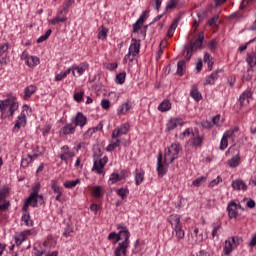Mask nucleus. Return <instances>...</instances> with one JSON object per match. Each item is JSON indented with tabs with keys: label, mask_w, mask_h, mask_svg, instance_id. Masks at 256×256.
<instances>
[{
	"label": "nucleus",
	"mask_w": 256,
	"mask_h": 256,
	"mask_svg": "<svg viewBox=\"0 0 256 256\" xmlns=\"http://www.w3.org/2000/svg\"><path fill=\"white\" fill-rule=\"evenodd\" d=\"M179 151H181V145L173 143L165 149L164 162L163 155L161 153L158 154L156 169L160 177H163L167 173V165H171L179 157Z\"/></svg>",
	"instance_id": "f257e3e1"
},
{
	"label": "nucleus",
	"mask_w": 256,
	"mask_h": 256,
	"mask_svg": "<svg viewBox=\"0 0 256 256\" xmlns=\"http://www.w3.org/2000/svg\"><path fill=\"white\" fill-rule=\"evenodd\" d=\"M17 109H19V102H17V98L10 97L5 100H0V113L3 119L13 117Z\"/></svg>",
	"instance_id": "f03ea898"
},
{
	"label": "nucleus",
	"mask_w": 256,
	"mask_h": 256,
	"mask_svg": "<svg viewBox=\"0 0 256 256\" xmlns=\"http://www.w3.org/2000/svg\"><path fill=\"white\" fill-rule=\"evenodd\" d=\"M141 50V42L139 40L132 38L128 53L125 55V61H133L137 55H139V51Z\"/></svg>",
	"instance_id": "7ed1b4c3"
},
{
	"label": "nucleus",
	"mask_w": 256,
	"mask_h": 256,
	"mask_svg": "<svg viewBox=\"0 0 256 256\" xmlns=\"http://www.w3.org/2000/svg\"><path fill=\"white\" fill-rule=\"evenodd\" d=\"M29 112V107L24 105L22 107V112L17 117L16 123L14 124L13 132L19 133L21 127H25L27 125V113Z\"/></svg>",
	"instance_id": "20e7f679"
},
{
	"label": "nucleus",
	"mask_w": 256,
	"mask_h": 256,
	"mask_svg": "<svg viewBox=\"0 0 256 256\" xmlns=\"http://www.w3.org/2000/svg\"><path fill=\"white\" fill-rule=\"evenodd\" d=\"M203 45V34H199L198 38L194 41L193 44H190L189 46L185 47L184 50V57L188 60L191 59V55H193L194 49H199Z\"/></svg>",
	"instance_id": "39448f33"
},
{
	"label": "nucleus",
	"mask_w": 256,
	"mask_h": 256,
	"mask_svg": "<svg viewBox=\"0 0 256 256\" xmlns=\"http://www.w3.org/2000/svg\"><path fill=\"white\" fill-rule=\"evenodd\" d=\"M20 59L22 61H25V64L31 69H33V67H37V65H39L40 63L39 57L31 56L29 55V53H27V51L22 52V54L20 55Z\"/></svg>",
	"instance_id": "423d86ee"
},
{
	"label": "nucleus",
	"mask_w": 256,
	"mask_h": 256,
	"mask_svg": "<svg viewBox=\"0 0 256 256\" xmlns=\"http://www.w3.org/2000/svg\"><path fill=\"white\" fill-rule=\"evenodd\" d=\"M38 201H43V195H35V194H30V196L25 200L22 210L27 211L30 207H37V202Z\"/></svg>",
	"instance_id": "0eeeda50"
},
{
	"label": "nucleus",
	"mask_w": 256,
	"mask_h": 256,
	"mask_svg": "<svg viewBox=\"0 0 256 256\" xmlns=\"http://www.w3.org/2000/svg\"><path fill=\"white\" fill-rule=\"evenodd\" d=\"M87 69H89V64L86 62L80 63L79 65L74 64L68 68L70 73L72 72L73 77H81V75H83Z\"/></svg>",
	"instance_id": "6e6552de"
},
{
	"label": "nucleus",
	"mask_w": 256,
	"mask_h": 256,
	"mask_svg": "<svg viewBox=\"0 0 256 256\" xmlns=\"http://www.w3.org/2000/svg\"><path fill=\"white\" fill-rule=\"evenodd\" d=\"M239 209H242L241 204H237L234 201L228 203L227 211L230 219H237L239 217Z\"/></svg>",
	"instance_id": "1a4fd4ad"
},
{
	"label": "nucleus",
	"mask_w": 256,
	"mask_h": 256,
	"mask_svg": "<svg viewBox=\"0 0 256 256\" xmlns=\"http://www.w3.org/2000/svg\"><path fill=\"white\" fill-rule=\"evenodd\" d=\"M129 129H131L129 123L121 124L118 128L112 131V139H119L121 135H127Z\"/></svg>",
	"instance_id": "9d476101"
},
{
	"label": "nucleus",
	"mask_w": 256,
	"mask_h": 256,
	"mask_svg": "<svg viewBox=\"0 0 256 256\" xmlns=\"http://www.w3.org/2000/svg\"><path fill=\"white\" fill-rule=\"evenodd\" d=\"M72 123L76 127L83 129L87 125V116L83 112H78L75 117L71 119Z\"/></svg>",
	"instance_id": "9b49d317"
},
{
	"label": "nucleus",
	"mask_w": 256,
	"mask_h": 256,
	"mask_svg": "<svg viewBox=\"0 0 256 256\" xmlns=\"http://www.w3.org/2000/svg\"><path fill=\"white\" fill-rule=\"evenodd\" d=\"M108 161H109V158H107V156H104L102 159H94V165H93L92 171H95L98 173V175H101Z\"/></svg>",
	"instance_id": "f8f14e48"
},
{
	"label": "nucleus",
	"mask_w": 256,
	"mask_h": 256,
	"mask_svg": "<svg viewBox=\"0 0 256 256\" xmlns=\"http://www.w3.org/2000/svg\"><path fill=\"white\" fill-rule=\"evenodd\" d=\"M182 125H185L183 118H170L166 124V131H173L177 127H182Z\"/></svg>",
	"instance_id": "ddd939ff"
},
{
	"label": "nucleus",
	"mask_w": 256,
	"mask_h": 256,
	"mask_svg": "<svg viewBox=\"0 0 256 256\" xmlns=\"http://www.w3.org/2000/svg\"><path fill=\"white\" fill-rule=\"evenodd\" d=\"M251 101H253V92H251V90L247 89L240 95L239 103L242 107H247V105H249V103H251Z\"/></svg>",
	"instance_id": "4468645a"
},
{
	"label": "nucleus",
	"mask_w": 256,
	"mask_h": 256,
	"mask_svg": "<svg viewBox=\"0 0 256 256\" xmlns=\"http://www.w3.org/2000/svg\"><path fill=\"white\" fill-rule=\"evenodd\" d=\"M61 161L67 163L68 159H73L75 157V152L69 149V146L65 145L61 148V153L59 154Z\"/></svg>",
	"instance_id": "2eb2a0df"
},
{
	"label": "nucleus",
	"mask_w": 256,
	"mask_h": 256,
	"mask_svg": "<svg viewBox=\"0 0 256 256\" xmlns=\"http://www.w3.org/2000/svg\"><path fill=\"white\" fill-rule=\"evenodd\" d=\"M67 21V12L63 10L58 11L56 17L49 21L51 25H58V23H66Z\"/></svg>",
	"instance_id": "dca6fc26"
},
{
	"label": "nucleus",
	"mask_w": 256,
	"mask_h": 256,
	"mask_svg": "<svg viewBox=\"0 0 256 256\" xmlns=\"http://www.w3.org/2000/svg\"><path fill=\"white\" fill-rule=\"evenodd\" d=\"M127 249H129V244H127V242H119L118 247L114 251V255L127 256Z\"/></svg>",
	"instance_id": "f3484780"
},
{
	"label": "nucleus",
	"mask_w": 256,
	"mask_h": 256,
	"mask_svg": "<svg viewBox=\"0 0 256 256\" xmlns=\"http://www.w3.org/2000/svg\"><path fill=\"white\" fill-rule=\"evenodd\" d=\"M37 157H39V154H27L26 156H23L21 159V167L27 169V167H29V165H31V163L37 159Z\"/></svg>",
	"instance_id": "a211bd4d"
},
{
	"label": "nucleus",
	"mask_w": 256,
	"mask_h": 256,
	"mask_svg": "<svg viewBox=\"0 0 256 256\" xmlns=\"http://www.w3.org/2000/svg\"><path fill=\"white\" fill-rule=\"evenodd\" d=\"M190 145L196 148H199L203 145V136L199 134V131H196L195 134L190 139Z\"/></svg>",
	"instance_id": "6ab92c4d"
},
{
	"label": "nucleus",
	"mask_w": 256,
	"mask_h": 256,
	"mask_svg": "<svg viewBox=\"0 0 256 256\" xmlns=\"http://www.w3.org/2000/svg\"><path fill=\"white\" fill-rule=\"evenodd\" d=\"M131 107H133V103L131 101H126L122 103L118 108H117V115H126L128 111H131Z\"/></svg>",
	"instance_id": "aec40b11"
},
{
	"label": "nucleus",
	"mask_w": 256,
	"mask_h": 256,
	"mask_svg": "<svg viewBox=\"0 0 256 256\" xmlns=\"http://www.w3.org/2000/svg\"><path fill=\"white\" fill-rule=\"evenodd\" d=\"M233 245H235V237H232L231 239L225 241L223 247L224 255H231V253H233Z\"/></svg>",
	"instance_id": "412c9836"
},
{
	"label": "nucleus",
	"mask_w": 256,
	"mask_h": 256,
	"mask_svg": "<svg viewBox=\"0 0 256 256\" xmlns=\"http://www.w3.org/2000/svg\"><path fill=\"white\" fill-rule=\"evenodd\" d=\"M76 130L77 126L73 122H71L61 128V133H63V135H73L75 134Z\"/></svg>",
	"instance_id": "4be33fe9"
},
{
	"label": "nucleus",
	"mask_w": 256,
	"mask_h": 256,
	"mask_svg": "<svg viewBox=\"0 0 256 256\" xmlns=\"http://www.w3.org/2000/svg\"><path fill=\"white\" fill-rule=\"evenodd\" d=\"M32 231L31 230H25L19 234H16L14 236V239L16 241L17 245H21V243H23V241L27 240V237H29V235H31Z\"/></svg>",
	"instance_id": "5701e85b"
},
{
	"label": "nucleus",
	"mask_w": 256,
	"mask_h": 256,
	"mask_svg": "<svg viewBox=\"0 0 256 256\" xmlns=\"http://www.w3.org/2000/svg\"><path fill=\"white\" fill-rule=\"evenodd\" d=\"M129 237H131V233L126 228H122L118 233V240L122 241V243H127V245L130 243Z\"/></svg>",
	"instance_id": "b1692460"
},
{
	"label": "nucleus",
	"mask_w": 256,
	"mask_h": 256,
	"mask_svg": "<svg viewBox=\"0 0 256 256\" xmlns=\"http://www.w3.org/2000/svg\"><path fill=\"white\" fill-rule=\"evenodd\" d=\"M219 73H221V70H216L207 76L205 79V85H215V82L219 79Z\"/></svg>",
	"instance_id": "393cba45"
},
{
	"label": "nucleus",
	"mask_w": 256,
	"mask_h": 256,
	"mask_svg": "<svg viewBox=\"0 0 256 256\" xmlns=\"http://www.w3.org/2000/svg\"><path fill=\"white\" fill-rule=\"evenodd\" d=\"M145 17H147V11H144L142 15L138 18V20L133 24V33L139 32V29H141V25H143L145 21Z\"/></svg>",
	"instance_id": "a878e982"
},
{
	"label": "nucleus",
	"mask_w": 256,
	"mask_h": 256,
	"mask_svg": "<svg viewBox=\"0 0 256 256\" xmlns=\"http://www.w3.org/2000/svg\"><path fill=\"white\" fill-rule=\"evenodd\" d=\"M168 221L170 222L171 226L173 229L177 228V227H181V218L179 217V215L177 214H171L168 217Z\"/></svg>",
	"instance_id": "bb28decb"
},
{
	"label": "nucleus",
	"mask_w": 256,
	"mask_h": 256,
	"mask_svg": "<svg viewBox=\"0 0 256 256\" xmlns=\"http://www.w3.org/2000/svg\"><path fill=\"white\" fill-rule=\"evenodd\" d=\"M193 243L199 245L203 241V232L199 231V228H195L192 233Z\"/></svg>",
	"instance_id": "cd10ccee"
},
{
	"label": "nucleus",
	"mask_w": 256,
	"mask_h": 256,
	"mask_svg": "<svg viewBox=\"0 0 256 256\" xmlns=\"http://www.w3.org/2000/svg\"><path fill=\"white\" fill-rule=\"evenodd\" d=\"M121 145V140L119 138H113V134L111 135L110 144L106 147V151H113L117 149Z\"/></svg>",
	"instance_id": "c85d7f7f"
},
{
	"label": "nucleus",
	"mask_w": 256,
	"mask_h": 256,
	"mask_svg": "<svg viewBox=\"0 0 256 256\" xmlns=\"http://www.w3.org/2000/svg\"><path fill=\"white\" fill-rule=\"evenodd\" d=\"M227 163L230 169H235V167H239V164L241 163V156H239V154H236L235 156L230 158Z\"/></svg>",
	"instance_id": "c756f323"
},
{
	"label": "nucleus",
	"mask_w": 256,
	"mask_h": 256,
	"mask_svg": "<svg viewBox=\"0 0 256 256\" xmlns=\"http://www.w3.org/2000/svg\"><path fill=\"white\" fill-rule=\"evenodd\" d=\"M232 187L236 191H247V184L243 180H234L232 181Z\"/></svg>",
	"instance_id": "7c9ffc66"
},
{
	"label": "nucleus",
	"mask_w": 256,
	"mask_h": 256,
	"mask_svg": "<svg viewBox=\"0 0 256 256\" xmlns=\"http://www.w3.org/2000/svg\"><path fill=\"white\" fill-rule=\"evenodd\" d=\"M158 111L161 113H167V111H171V102L169 100L162 101L158 106Z\"/></svg>",
	"instance_id": "2f4dec72"
},
{
	"label": "nucleus",
	"mask_w": 256,
	"mask_h": 256,
	"mask_svg": "<svg viewBox=\"0 0 256 256\" xmlns=\"http://www.w3.org/2000/svg\"><path fill=\"white\" fill-rule=\"evenodd\" d=\"M22 223L26 225L27 227H33V220H31V216L29 215V211H24L22 217H21Z\"/></svg>",
	"instance_id": "473e14b6"
},
{
	"label": "nucleus",
	"mask_w": 256,
	"mask_h": 256,
	"mask_svg": "<svg viewBox=\"0 0 256 256\" xmlns=\"http://www.w3.org/2000/svg\"><path fill=\"white\" fill-rule=\"evenodd\" d=\"M109 33V29H107L104 26H100L98 28V36L97 38L100 39L101 41H105L107 39V34Z\"/></svg>",
	"instance_id": "72a5a7b5"
},
{
	"label": "nucleus",
	"mask_w": 256,
	"mask_h": 256,
	"mask_svg": "<svg viewBox=\"0 0 256 256\" xmlns=\"http://www.w3.org/2000/svg\"><path fill=\"white\" fill-rule=\"evenodd\" d=\"M196 132L193 131V128H187L185 131H183L181 134H180V139L184 140V139H192L193 138V135L195 134Z\"/></svg>",
	"instance_id": "f704fd0d"
},
{
	"label": "nucleus",
	"mask_w": 256,
	"mask_h": 256,
	"mask_svg": "<svg viewBox=\"0 0 256 256\" xmlns=\"http://www.w3.org/2000/svg\"><path fill=\"white\" fill-rule=\"evenodd\" d=\"M203 60H204V63H206L208 65V70L212 71L213 70V63H214L213 62V56L206 52L204 54Z\"/></svg>",
	"instance_id": "c9c22d12"
},
{
	"label": "nucleus",
	"mask_w": 256,
	"mask_h": 256,
	"mask_svg": "<svg viewBox=\"0 0 256 256\" xmlns=\"http://www.w3.org/2000/svg\"><path fill=\"white\" fill-rule=\"evenodd\" d=\"M37 91V86L35 85H30L24 89V97L25 99H29L31 95H33Z\"/></svg>",
	"instance_id": "e433bc0d"
},
{
	"label": "nucleus",
	"mask_w": 256,
	"mask_h": 256,
	"mask_svg": "<svg viewBox=\"0 0 256 256\" xmlns=\"http://www.w3.org/2000/svg\"><path fill=\"white\" fill-rule=\"evenodd\" d=\"M144 177H145V172H143V170L136 169L135 184L140 185L141 183H143Z\"/></svg>",
	"instance_id": "4c0bfd02"
},
{
	"label": "nucleus",
	"mask_w": 256,
	"mask_h": 256,
	"mask_svg": "<svg viewBox=\"0 0 256 256\" xmlns=\"http://www.w3.org/2000/svg\"><path fill=\"white\" fill-rule=\"evenodd\" d=\"M178 25H179V18H176L168 29V37H173V35H175V29H177Z\"/></svg>",
	"instance_id": "58836bf2"
},
{
	"label": "nucleus",
	"mask_w": 256,
	"mask_h": 256,
	"mask_svg": "<svg viewBox=\"0 0 256 256\" xmlns=\"http://www.w3.org/2000/svg\"><path fill=\"white\" fill-rule=\"evenodd\" d=\"M121 179H123V176L117 174V173H112L110 175V178L108 180V183L110 185H115V183H119V181H121Z\"/></svg>",
	"instance_id": "ea45409f"
},
{
	"label": "nucleus",
	"mask_w": 256,
	"mask_h": 256,
	"mask_svg": "<svg viewBox=\"0 0 256 256\" xmlns=\"http://www.w3.org/2000/svg\"><path fill=\"white\" fill-rule=\"evenodd\" d=\"M190 96L192 97V99H194L195 101H201L202 96L201 93L199 92V90L197 89V87H192L191 91H190Z\"/></svg>",
	"instance_id": "a19ab883"
},
{
	"label": "nucleus",
	"mask_w": 256,
	"mask_h": 256,
	"mask_svg": "<svg viewBox=\"0 0 256 256\" xmlns=\"http://www.w3.org/2000/svg\"><path fill=\"white\" fill-rule=\"evenodd\" d=\"M116 194L118 195V197H121L122 201H125V199H127V197L129 196V189H127V188H119L116 191Z\"/></svg>",
	"instance_id": "79ce46f5"
},
{
	"label": "nucleus",
	"mask_w": 256,
	"mask_h": 256,
	"mask_svg": "<svg viewBox=\"0 0 256 256\" xmlns=\"http://www.w3.org/2000/svg\"><path fill=\"white\" fill-rule=\"evenodd\" d=\"M246 62L248 63L249 67H255L256 65V53L252 52L250 54H248L247 58H246Z\"/></svg>",
	"instance_id": "37998d69"
},
{
	"label": "nucleus",
	"mask_w": 256,
	"mask_h": 256,
	"mask_svg": "<svg viewBox=\"0 0 256 256\" xmlns=\"http://www.w3.org/2000/svg\"><path fill=\"white\" fill-rule=\"evenodd\" d=\"M9 197V187L3 186L0 188V203L1 201H5Z\"/></svg>",
	"instance_id": "c03bdc74"
},
{
	"label": "nucleus",
	"mask_w": 256,
	"mask_h": 256,
	"mask_svg": "<svg viewBox=\"0 0 256 256\" xmlns=\"http://www.w3.org/2000/svg\"><path fill=\"white\" fill-rule=\"evenodd\" d=\"M239 131V128L234 127L229 129L228 131L224 132L223 137L226 139H232V137H235V133Z\"/></svg>",
	"instance_id": "a18cd8bd"
},
{
	"label": "nucleus",
	"mask_w": 256,
	"mask_h": 256,
	"mask_svg": "<svg viewBox=\"0 0 256 256\" xmlns=\"http://www.w3.org/2000/svg\"><path fill=\"white\" fill-rule=\"evenodd\" d=\"M71 73V70L69 68L65 71H61L59 74H57L54 78V81H63Z\"/></svg>",
	"instance_id": "49530a36"
},
{
	"label": "nucleus",
	"mask_w": 256,
	"mask_h": 256,
	"mask_svg": "<svg viewBox=\"0 0 256 256\" xmlns=\"http://www.w3.org/2000/svg\"><path fill=\"white\" fill-rule=\"evenodd\" d=\"M173 229L175 231V237H177V239H183L185 237V231L183 230V226H177Z\"/></svg>",
	"instance_id": "de8ad7c7"
},
{
	"label": "nucleus",
	"mask_w": 256,
	"mask_h": 256,
	"mask_svg": "<svg viewBox=\"0 0 256 256\" xmlns=\"http://www.w3.org/2000/svg\"><path fill=\"white\" fill-rule=\"evenodd\" d=\"M80 180L76 179V180H71V181H66L64 182V187H66V189H73V187H77V185H79Z\"/></svg>",
	"instance_id": "09e8293b"
},
{
	"label": "nucleus",
	"mask_w": 256,
	"mask_h": 256,
	"mask_svg": "<svg viewBox=\"0 0 256 256\" xmlns=\"http://www.w3.org/2000/svg\"><path fill=\"white\" fill-rule=\"evenodd\" d=\"M213 127H221L223 125V120L221 119V115H216L212 118Z\"/></svg>",
	"instance_id": "8fccbe9b"
},
{
	"label": "nucleus",
	"mask_w": 256,
	"mask_h": 256,
	"mask_svg": "<svg viewBox=\"0 0 256 256\" xmlns=\"http://www.w3.org/2000/svg\"><path fill=\"white\" fill-rule=\"evenodd\" d=\"M127 77V74L125 72H121L116 75V83L118 85H123L125 83V78Z\"/></svg>",
	"instance_id": "3c124183"
},
{
	"label": "nucleus",
	"mask_w": 256,
	"mask_h": 256,
	"mask_svg": "<svg viewBox=\"0 0 256 256\" xmlns=\"http://www.w3.org/2000/svg\"><path fill=\"white\" fill-rule=\"evenodd\" d=\"M75 3V0H65L62 5V9L64 13H69V7H71Z\"/></svg>",
	"instance_id": "603ef678"
},
{
	"label": "nucleus",
	"mask_w": 256,
	"mask_h": 256,
	"mask_svg": "<svg viewBox=\"0 0 256 256\" xmlns=\"http://www.w3.org/2000/svg\"><path fill=\"white\" fill-rule=\"evenodd\" d=\"M179 7V0H169L166 4V10L169 11V9H175Z\"/></svg>",
	"instance_id": "864d4df0"
},
{
	"label": "nucleus",
	"mask_w": 256,
	"mask_h": 256,
	"mask_svg": "<svg viewBox=\"0 0 256 256\" xmlns=\"http://www.w3.org/2000/svg\"><path fill=\"white\" fill-rule=\"evenodd\" d=\"M51 33H53V31L51 29H48L44 35L40 36L37 39V43H43V41H47V39H49V37L51 36Z\"/></svg>",
	"instance_id": "5fc2aeb1"
},
{
	"label": "nucleus",
	"mask_w": 256,
	"mask_h": 256,
	"mask_svg": "<svg viewBox=\"0 0 256 256\" xmlns=\"http://www.w3.org/2000/svg\"><path fill=\"white\" fill-rule=\"evenodd\" d=\"M93 197L99 198L103 195V191L101 190V186H95L92 189Z\"/></svg>",
	"instance_id": "6e6d98bb"
},
{
	"label": "nucleus",
	"mask_w": 256,
	"mask_h": 256,
	"mask_svg": "<svg viewBox=\"0 0 256 256\" xmlns=\"http://www.w3.org/2000/svg\"><path fill=\"white\" fill-rule=\"evenodd\" d=\"M83 97H85V92H83V91L76 92L73 95V99H74V101H76V103H81V101H83Z\"/></svg>",
	"instance_id": "4d7b16f0"
},
{
	"label": "nucleus",
	"mask_w": 256,
	"mask_h": 256,
	"mask_svg": "<svg viewBox=\"0 0 256 256\" xmlns=\"http://www.w3.org/2000/svg\"><path fill=\"white\" fill-rule=\"evenodd\" d=\"M205 181H207V177L201 176L193 181V185L194 187H201Z\"/></svg>",
	"instance_id": "13d9d810"
},
{
	"label": "nucleus",
	"mask_w": 256,
	"mask_h": 256,
	"mask_svg": "<svg viewBox=\"0 0 256 256\" xmlns=\"http://www.w3.org/2000/svg\"><path fill=\"white\" fill-rule=\"evenodd\" d=\"M51 189L54 193H60L61 187H59V184L57 183V180H51Z\"/></svg>",
	"instance_id": "bf43d9fd"
},
{
	"label": "nucleus",
	"mask_w": 256,
	"mask_h": 256,
	"mask_svg": "<svg viewBox=\"0 0 256 256\" xmlns=\"http://www.w3.org/2000/svg\"><path fill=\"white\" fill-rule=\"evenodd\" d=\"M229 147V139L222 136V139L220 141V149L221 151H225V148Z\"/></svg>",
	"instance_id": "052dcab7"
},
{
	"label": "nucleus",
	"mask_w": 256,
	"mask_h": 256,
	"mask_svg": "<svg viewBox=\"0 0 256 256\" xmlns=\"http://www.w3.org/2000/svg\"><path fill=\"white\" fill-rule=\"evenodd\" d=\"M184 71H185V61H179L177 64L178 75H183Z\"/></svg>",
	"instance_id": "680f3d73"
},
{
	"label": "nucleus",
	"mask_w": 256,
	"mask_h": 256,
	"mask_svg": "<svg viewBox=\"0 0 256 256\" xmlns=\"http://www.w3.org/2000/svg\"><path fill=\"white\" fill-rule=\"evenodd\" d=\"M212 227V238L215 239V237H219L218 231L221 229V224H213Z\"/></svg>",
	"instance_id": "e2e57ef3"
},
{
	"label": "nucleus",
	"mask_w": 256,
	"mask_h": 256,
	"mask_svg": "<svg viewBox=\"0 0 256 256\" xmlns=\"http://www.w3.org/2000/svg\"><path fill=\"white\" fill-rule=\"evenodd\" d=\"M108 241H114V243H119V234L116 232H111L108 235Z\"/></svg>",
	"instance_id": "0e129e2a"
},
{
	"label": "nucleus",
	"mask_w": 256,
	"mask_h": 256,
	"mask_svg": "<svg viewBox=\"0 0 256 256\" xmlns=\"http://www.w3.org/2000/svg\"><path fill=\"white\" fill-rule=\"evenodd\" d=\"M203 129H213V121L211 120H204L201 122Z\"/></svg>",
	"instance_id": "69168bd1"
},
{
	"label": "nucleus",
	"mask_w": 256,
	"mask_h": 256,
	"mask_svg": "<svg viewBox=\"0 0 256 256\" xmlns=\"http://www.w3.org/2000/svg\"><path fill=\"white\" fill-rule=\"evenodd\" d=\"M253 74H251V69H248L246 72L243 73L242 81H251Z\"/></svg>",
	"instance_id": "338daca9"
},
{
	"label": "nucleus",
	"mask_w": 256,
	"mask_h": 256,
	"mask_svg": "<svg viewBox=\"0 0 256 256\" xmlns=\"http://www.w3.org/2000/svg\"><path fill=\"white\" fill-rule=\"evenodd\" d=\"M251 3H256V0H242L240 9H245L247 5H251Z\"/></svg>",
	"instance_id": "774afa93"
}]
</instances>
